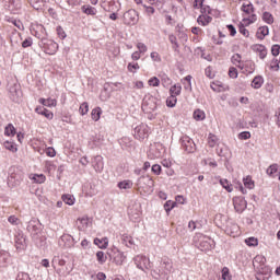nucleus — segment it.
Here are the masks:
<instances>
[{"label":"nucleus","instance_id":"56","mask_svg":"<svg viewBox=\"0 0 280 280\" xmlns=\"http://www.w3.org/2000/svg\"><path fill=\"white\" fill-rule=\"evenodd\" d=\"M184 89H191V75H187L182 80Z\"/></svg>","mask_w":280,"mask_h":280},{"label":"nucleus","instance_id":"10","mask_svg":"<svg viewBox=\"0 0 280 280\" xmlns=\"http://www.w3.org/2000/svg\"><path fill=\"white\" fill-rule=\"evenodd\" d=\"M149 130L148 126L145 125H140L135 128V138L138 139L139 141H143L144 139H148L149 137Z\"/></svg>","mask_w":280,"mask_h":280},{"label":"nucleus","instance_id":"48","mask_svg":"<svg viewBox=\"0 0 280 280\" xmlns=\"http://www.w3.org/2000/svg\"><path fill=\"white\" fill-rule=\"evenodd\" d=\"M269 69H270V71H279V69H280L279 60L272 59V60L269 62Z\"/></svg>","mask_w":280,"mask_h":280},{"label":"nucleus","instance_id":"32","mask_svg":"<svg viewBox=\"0 0 280 280\" xmlns=\"http://www.w3.org/2000/svg\"><path fill=\"white\" fill-rule=\"evenodd\" d=\"M91 117H92L93 121H100V119L102 117V107L93 108L91 112Z\"/></svg>","mask_w":280,"mask_h":280},{"label":"nucleus","instance_id":"63","mask_svg":"<svg viewBox=\"0 0 280 280\" xmlns=\"http://www.w3.org/2000/svg\"><path fill=\"white\" fill-rule=\"evenodd\" d=\"M150 56L153 62H161V55L158 51H152Z\"/></svg>","mask_w":280,"mask_h":280},{"label":"nucleus","instance_id":"46","mask_svg":"<svg viewBox=\"0 0 280 280\" xmlns=\"http://www.w3.org/2000/svg\"><path fill=\"white\" fill-rule=\"evenodd\" d=\"M174 207H176V202H175V201L167 200V201L164 203V209H165V211H166L167 214H170V211H172V209H174Z\"/></svg>","mask_w":280,"mask_h":280},{"label":"nucleus","instance_id":"17","mask_svg":"<svg viewBox=\"0 0 280 280\" xmlns=\"http://www.w3.org/2000/svg\"><path fill=\"white\" fill-rule=\"evenodd\" d=\"M35 113H37V115H42L43 117H46V119H54V112L43 107V106H37L35 108Z\"/></svg>","mask_w":280,"mask_h":280},{"label":"nucleus","instance_id":"14","mask_svg":"<svg viewBox=\"0 0 280 280\" xmlns=\"http://www.w3.org/2000/svg\"><path fill=\"white\" fill-rule=\"evenodd\" d=\"M252 49L258 54L260 60H264L268 56V49L262 44H256L252 47Z\"/></svg>","mask_w":280,"mask_h":280},{"label":"nucleus","instance_id":"21","mask_svg":"<svg viewBox=\"0 0 280 280\" xmlns=\"http://www.w3.org/2000/svg\"><path fill=\"white\" fill-rule=\"evenodd\" d=\"M268 34H270V28L268 26H260L256 32V38L258 40H264Z\"/></svg>","mask_w":280,"mask_h":280},{"label":"nucleus","instance_id":"49","mask_svg":"<svg viewBox=\"0 0 280 280\" xmlns=\"http://www.w3.org/2000/svg\"><path fill=\"white\" fill-rule=\"evenodd\" d=\"M245 244H247L248 246H258L259 245V240L252 236V237H248V238L245 240Z\"/></svg>","mask_w":280,"mask_h":280},{"label":"nucleus","instance_id":"3","mask_svg":"<svg viewBox=\"0 0 280 280\" xmlns=\"http://www.w3.org/2000/svg\"><path fill=\"white\" fill-rule=\"evenodd\" d=\"M165 154V147L161 142H155L150 145L148 151V158L151 161H155V159H161Z\"/></svg>","mask_w":280,"mask_h":280},{"label":"nucleus","instance_id":"29","mask_svg":"<svg viewBox=\"0 0 280 280\" xmlns=\"http://www.w3.org/2000/svg\"><path fill=\"white\" fill-rule=\"evenodd\" d=\"M231 62L232 65H234V67H237L240 69V67H242L243 65V60H242V55L240 54H234L232 57H231Z\"/></svg>","mask_w":280,"mask_h":280},{"label":"nucleus","instance_id":"58","mask_svg":"<svg viewBox=\"0 0 280 280\" xmlns=\"http://www.w3.org/2000/svg\"><path fill=\"white\" fill-rule=\"evenodd\" d=\"M238 139L241 141H247V139H250V131H242L238 133Z\"/></svg>","mask_w":280,"mask_h":280},{"label":"nucleus","instance_id":"43","mask_svg":"<svg viewBox=\"0 0 280 280\" xmlns=\"http://www.w3.org/2000/svg\"><path fill=\"white\" fill-rule=\"evenodd\" d=\"M220 185L222 186L223 189L228 190L229 194L233 191V185H231V183L228 182V179H220Z\"/></svg>","mask_w":280,"mask_h":280},{"label":"nucleus","instance_id":"47","mask_svg":"<svg viewBox=\"0 0 280 280\" xmlns=\"http://www.w3.org/2000/svg\"><path fill=\"white\" fill-rule=\"evenodd\" d=\"M150 5H155V8H163L165 5V0H147Z\"/></svg>","mask_w":280,"mask_h":280},{"label":"nucleus","instance_id":"24","mask_svg":"<svg viewBox=\"0 0 280 280\" xmlns=\"http://www.w3.org/2000/svg\"><path fill=\"white\" fill-rule=\"evenodd\" d=\"M38 102L48 108L58 106V101H56V98H39Z\"/></svg>","mask_w":280,"mask_h":280},{"label":"nucleus","instance_id":"5","mask_svg":"<svg viewBox=\"0 0 280 280\" xmlns=\"http://www.w3.org/2000/svg\"><path fill=\"white\" fill-rule=\"evenodd\" d=\"M133 261L137 266V268H139V270H150V268H152V262H150V258L143 256V255H138L133 258Z\"/></svg>","mask_w":280,"mask_h":280},{"label":"nucleus","instance_id":"52","mask_svg":"<svg viewBox=\"0 0 280 280\" xmlns=\"http://www.w3.org/2000/svg\"><path fill=\"white\" fill-rule=\"evenodd\" d=\"M94 244H95V246H100V244H101L102 246H108V238H107V237L95 238V240H94Z\"/></svg>","mask_w":280,"mask_h":280},{"label":"nucleus","instance_id":"13","mask_svg":"<svg viewBox=\"0 0 280 280\" xmlns=\"http://www.w3.org/2000/svg\"><path fill=\"white\" fill-rule=\"evenodd\" d=\"M241 12L242 16L255 13V4L248 0H245L241 5Z\"/></svg>","mask_w":280,"mask_h":280},{"label":"nucleus","instance_id":"37","mask_svg":"<svg viewBox=\"0 0 280 280\" xmlns=\"http://www.w3.org/2000/svg\"><path fill=\"white\" fill-rule=\"evenodd\" d=\"M182 91H183V86H180V84H175L170 89L171 95H174L175 97H178Z\"/></svg>","mask_w":280,"mask_h":280},{"label":"nucleus","instance_id":"51","mask_svg":"<svg viewBox=\"0 0 280 280\" xmlns=\"http://www.w3.org/2000/svg\"><path fill=\"white\" fill-rule=\"evenodd\" d=\"M96 259L100 264H106V254H104V252H97L96 253Z\"/></svg>","mask_w":280,"mask_h":280},{"label":"nucleus","instance_id":"26","mask_svg":"<svg viewBox=\"0 0 280 280\" xmlns=\"http://www.w3.org/2000/svg\"><path fill=\"white\" fill-rule=\"evenodd\" d=\"M192 117L196 121H205L207 114H205V110L202 109H196L192 114Z\"/></svg>","mask_w":280,"mask_h":280},{"label":"nucleus","instance_id":"30","mask_svg":"<svg viewBox=\"0 0 280 280\" xmlns=\"http://www.w3.org/2000/svg\"><path fill=\"white\" fill-rule=\"evenodd\" d=\"M262 21L264 23H267V25H272V23H275V15L268 11H265L262 13Z\"/></svg>","mask_w":280,"mask_h":280},{"label":"nucleus","instance_id":"15","mask_svg":"<svg viewBox=\"0 0 280 280\" xmlns=\"http://www.w3.org/2000/svg\"><path fill=\"white\" fill-rule=\"evenodd\" d=\"M267 176H270V178H277L280 180V172H279V164H271L268 166L266 171Z\"/></svg>","mask_w":280,"mask_h":280},{"label":"nucleus","instance_id":"18","mask_svg":"<svg viewBox=\"0 0 280 280\" xmlns=\"http://www.w3.org/2000/svg\"><path fill=\"white\" fill-rule=\"evenodd\" d=\"M28 178L36 185H43V183L47 180V176H45V174H36V173H31L28 175Z\"/></svg>","mask_w":280,"mask_h":280},{"label":"nucleus","instance_id":"22","mask_svg":"<svg viewBox=\"0 0 280 280\" xmlns=\"http://www.w3.org/2000/svg\"><path fill=\"white\" fill-rule=\"evenodd\" d=\"M237 27H238L240 34H242V36H244V38H250V31H248V28H246V27H250V24H244V23L240 22L237 24Z\"/></svg>","mask_w":280,"mask_h":280},{"label":"nucleus","instance_id":"39","mask_svg":"<svg viewBox=\"0 0 280 280\" xmlns=\"http://www.w3.org/2000/svg\"><path fill=\"white\" fill-rule=\"evenodd\" d=\"M218 141H220V139H218V136L210 133L208 137V145L210 148H215V145H218Z\"/></svg>","mask_w":280,"mask_h":280},{"label":"nucleus","instance_id":"59","mask_svg":"<svg viewBox=\"0 0 280 280\" xmlns=\"http://www.w3.org/2000/svg\"><path fill=\"white\" fill-rule=\"evenodd\" d=\"M168 40L173 44V49H178V39L175 37L174 34H171L168 36Z\"/></svg>","mask_w":280,"mask_h":280},{"label":"nucleus","instance_id":"42","mask_svg":"<svg viewBox=\"0 0 280 280\" xmlns=\"http://www.w3.org/2000/svg\"><path fill=\"white\" fill-rule=\"evenodd\" d=\"M178 102V98H176L175 95H170V97H167L166 100V106H168V108H174V106H176Z\"/></svg>","mask_w":280,"mask_h":280},{"label":"nucleus","instance_id":"27","mask_svg":"<svg viewBox=\"0 0 280 280\" xmlns=\"http://www.w3.org/2000/svg\"><path fill=\"white\" fill-rule=\"evenodd\" d=\"M243 185L246 189H255V180H253V177L249 175L243 178Z\"/></svg>","mask_w":280,"mask_h":280},{"label":"nucleus","instance_id":"61","mask_svg":"<svg viewBox=\"0 0 280 280\" xmlns=\"http://www.w3.org/2000/svg\"><path fill=\"white\" fill-rule=\"evenodd\" d=\"M136 47L140 54H145V51H148V46L143 43H138Z\"/></svg>","mask_w":280,"mask_h":280},{"label":"nucleus","instance_id":"20","mask_svg":"<svg viewBox=\"0 0 280 280\" xmlns=\"http://www.w3.org/2000/svg\"><path fill=\"white\" fill-rule=\"evenodd\" d=\"M210 89H212L214 93H224V91H229V85H224L222 82L215 81L210 84Z\"/></svg>","mask_w":280,"mask_h":280},{"label":"nucleus","instance_id":"57","mask_svg":"<svg viewBox=\"0 0 280 280\" xmlns=\"http://www.w3.org/2000/svg\"><path fill=\"white\" fill-rule=\"evenodd\" d=\"M151 172H152L153 174H155V176H161V172H163V168L161 167V165L154 164V165L151 167Z\"/></svg>","mask_w":280,"mask_h":280},{"label":"nucleus","instance_id":"53","mask_svg":"<svg viewBox=\"0 0 280 280\" xmlns=\"http://www.w3.org/2000/svg\"><path fill=\"white\" fill-rule=\"evenodd\" d=\"M148 84L149 86H160L161 80H159V78L156 77H152L151 79H149Z\"/></svg>","mask_w":280,"mask_h":280},{"label":"nucleus","instance_id":"8","mask_svg":"<svg viewBox=\"0 0 280 280\" xmlns=\"http://www.w3.org/2000/svg\"><path fill=\"white\" fill-rule=\"evenodd\" d=\"M109 256L113 257L117 266H121L124 261H126V255H124V253L120 252L117 247L112 248Z\"/></svg>","mask_w":280,"mask_h":280},{"label":"nucleus","instance_id":"54","mask_svg":"<svg viewBox=\"0 0 280 280\" xmlns=\"http://www.w3.org/2000/svg\"><path fill=\"white\" fill-rule=\"evenodd\" d=\"M132 244H133L132 236H129V235L122 236V245L124 246H132Z\"/></svg>","mask_w":280,"mask_h":280},{"label":"nucleus","instance_id":"38","mask_svg":"<svg viewBox=\"0 0 280 280\" xmlns=\"http://www.w3.org/2000/svg\"><path fill=\"white\" fill-rule=\"evenodd\" d=\"M4 148L5 150H9V152H12L13 154L19 152V148H16V143L14 142L5 141Z\"/></svg>","mask_w":280,"mask_h":280},{"label":"nucleus","instance_id":"62","mask_svg":"<svg viewBox=\"0 0 280 280\" xmlns=\"http://www.w3.org/2000/svg\"><path fill=\"white\" fill-rule=\"evenodd\" d=\"M16 280H32V278H30V273L27 272H19Z\"/></svg>","mask_w":280,"mask_h":280},{"label":"nucleus","instance_id":"23","mask_svg":"<svg viewBox=\"0 0 280 280\" xmlns=\"http://www.w3.org/2000/svg\"><path fill=\"white\" fill-rule=\"evenodd\" d=\"M212 21H213V18L209 16L208 13H203L199 15L197 19V23H199V25H202V26L209 25V23H211Z\"/></svg>","mask_w":280,"mask_h":280},{"label":"nucleus","instance_id":"35","mask_svg":"<svg viewBox=\"0 0 280 280\" xmlns=\"http://www.w3.org/2000/svg\"><path fill=\"white\" fill-rule=\"evenodd\" d=\"M4 135H5V137H14V135H16V128H14V125L9 124L4 128Z\"/></svg>","mask_w":280,"mask_h":280},{"label":"nucleus","instance_id":"40","mask_svg":"<svg viewBox=\"0 0 280 280\" xmlns=\"http://www.w3.org/2000/svg\"><path fill=\"white\" fill-rule=\"evenodd\" d=\"M118 189H132V180L126 179L117 185Z\"/></svg>","mask_w":280,"mask_h":280},{"label":"nucleus","instance_id":"25","mask_svg":"<svg viewBox=\"0 0 280 280\" xmlns=\"http://www.w3.org/2000/svg\"><path fill=\"white\" fill-rule=\"evenodd\" d=\"M225 231L231 237H237L240 235V226L237 224L229 225Z\"/></svg>","mask_w":280,"mask_h":280},{"label":"nucleus","instance_id":"6","mask_svg":"<svg viewBox=\"0 0 280 280\" xmlns=\"http://www.w3.org/2000/svg\"><path fill=\"white\" fill-rule=\"evenodd\" d=\"M125 25H137L139 23V13L136 10H129L124 14Z\"/></svg>","mask_w":280,"mask_h":280},{"label":"nucleus","instance_id":"7","mask_svg":"<svg viewBox=\"0 0 280 280\" xmlns=\"http://www.w3.org/2000/svg\"><path fill=\"white\" fill-rule=\"evenodd\" d=\"M233 206L236 213H244V211H246V207H248V203L246 202V199H244L243 197H234Z\"/></svg>","mask_w":280,"mask_h":280},{"label":"nucleus","instance_id":"55","mask_svg":"<svg viewBox=\"0 0 280 280\" xmlns=\"http://www.w3.org/2000/svg\"><path fill=\"white\" fill-rule=\"evenodd\" d=\"M97 163L94 165V170L96 172H102L104 170V162L102 161V158H96Z\"/></svg>","mask_w":280,"mask_h":280},{"label":"nucleus","instance_id":"12","mask_svg":"<svg viewBox=\"0 0 280 280\" xmlns=\"http://www.w3.org/2000/svg\"><path fill=\"white\" fill-rule=\"evenodd\" d=\"M192 8L195 10H201V14H211V8L205 5V0H194Z\"/></svg>","mask_w":280,"mask_h":280},{"label":"nucleus","instance_id":"60","mask_svg":"<svg viewBox=\"0 0 280 280\" xmlns=\"http://www.w3.org/2000/svg\"><path fill=\"white\" fill-rule=\"evenodd\" d=\"M52 264H58V266H66L67 265V260L60 258V256H55L52 258Z\"/></svg>","mask_w":280,"mask_h":280},{"label":"nucleus","instance_id":"64","mask_svg":"<svg viewBox=\"0 0 280 280\" xmlns=\"http://www.w3.org/2000/svg\"><path fill=\"white\" fill-rule=\"evenodd\" d=\"M45 152L48 156H50V159H54V156H56V149H54L52 147L46 148Z\"/></svg>","mask_w":280,"mask_h":280},{"label":"nucleus","instance_id":"50","mask_svg":"<svg viewBox=\"0 0 280 280\" xmlns=\"http://www.w3.org/2000/svg\"><path fill=\"white\" fill-rule=\"evenodd\" d=\"M79 229H86L89 226V218L78 219Z\"/></svg>","mask_w":280,"mask_h":280},{"label":"nucleus","instance_id":"34","mask_svg":"<svg viewBox=\"0 0 280 280\" xmlns=\"http://www.w3.org/2000/svg\"><path fill=\"white\" fill-rule=\"evenodd\" d=\"M211 238H209L208 236H205L203 234L201 233H197L195 236H194V242L195 244H202L203 242H210Z\"/></svg>","mask_w":280,"mask_h":280},{"label":"nucleus","instance_id":"19","mask_svg":"<svg viewBox=\"0 0 280 280\" xmlns=\"http://www.w3.org/2000/svg\"><path fill=\"white\" fill-rule=\"evenodd\" d=\"M264 82H265L264 75L258 74L253 78V80L250 82V86H252V89H255L257 91V90L261 89V86H264Z\"/></svg>","mask_w":280,"mask_h":280},{"label":"nucleus","instance_id":"44","mask_svg":"<svg viewBox=\"0 0 280 280\" xmlns=\"http://www.w3.org/2000/svg\"><path fill=\"white\" fill-rule=\"evenodd\" d=\"M229 78L232 80H237V77L240 75V72L237 71V68L235 67H230L229 72H228Z\"/></svg>","mask_w":280,"mask_h":280},{"label":"nucleus","instance_id":"4","mask_svg":"<svg viewBox=\"0 0 280 280\" xmlns=\"http://www.w3.org/2000/svg\"><path fill=\"white\" fill-rule=\"evenodd\" d=\"M158 104H156V97L154 96H144L142 101V110L144 113H154L156 110Z\"/></svg>","mask_w":280,"mask_h":280},{"label":"nucleus","instance_id":"1","mask_svg":"<svg viewBox=\"0 0 280 280\" xmlns=\"http://www.w3.org/2000/svg\"><path fill=\"white\" fill-rule=\"evenodd\" d=\"M154 189V179L151 177H140L138 180V190L140 194H152Z\"/></svg>","mask_w":280,"mask_h":280},{"label":"nucleus","instance_id":"33","mask_svg":"<svg viewBox=\"0 0 280 280\" xmlns=\"http://www.w3.org/2000/svg\"><path fill=\"white\" fill-rule=\"evenodd\" d=\"M81 9L84 14H88L90 16H95V14H97V9H95L94 7L83 5Z\"/></svg>","mask_w":280,"mask_h":280},{"label":"nucleus","instance_id":"9","mask_svg":"<svg viewBox=\"0 0 280 280\" xmlns=\"http://www.w3.org/2000/svg\"><path fill=\"white\" fill-rule=\"evenodd\" d=\"M244 75H250L255 73V62L253 60H245L238 68Z\"/></svg>","mask_w":280,"mask_h":280},{"label":"nucleus","instance_id":"2","mask_svg":"<svg viewBox=\"0 0 280 280\" xmlns=\"http://www.w3.org/2000/svg\"><path fill=\"white\" fill-rule=\"evenodd\" d=\"M39 47H42L43 51L46 52L48 56H56L59 49L58 43L47 38H43L40 40Z\"/></svg>","mask_w":280,"mask_h":280},{"label":"nucleus","instance_id":"16","mask_svg":"<svg viewBox=\"0 0 280 280\" xmlns=\"http://www.w3.org/2000/svg\"><path fill=\"white\" fill-rule=\"evenodd\" d=\"M257 13H249V14H245L242 15V21L241 23L245 24V25H255V22L257 21Z\"/></svg>","mask_w":280,"mask_h":280},{"label":"nucleus","instance_id":"36","mask_svg":"<svg viewBox=\"0 0 280 280\" xmlns=\"http://www.w3.org/2000/svg\"><path fill=\"white\" fill-rule=\"evenodd\" d=\"M61 199L66 205H69L70 207L75 205V197H73V195H63Z\"/></svg>","mask_w":280,"mask_h":280},{"label":"nucleus","instance_id":"41","mask_svg":"<svg viewBox=\"0 0 280 280\" xmlns=\"http://www.w3.org/2000/svg\"><path fill=\"white\" fill-rule=\"evenodd\" d=\"M141 67L138 62H129L127 66V70L129 71V73H137V71H139Z\"/></svg>","mask_w":280,"mask_h":280},{"label":"nucleus","instance_id":"45","mask_svg":"<svg viewBox=\"0 0 280 280\" xmlns=\"http://www.w3.org/2000/svg\"><path fill=\"white\" fill-rule=\"evenodd\" d=\"M79 113L84 117V115L89 114V104L86 102H83L79 107Z\"/></svg>","mask_w":280,"mask_h":280},{"label":"nucleus","instance_id":"31","mask_svg":"<svg viewBox=\"0 0 280 280\" xmlns=\"http://www.w3.org/2000/svg\"><path fill=\"white\" fill-rule=\"evenodd\" d=\"M105 10L106 12H119V7L117 5V2H115V0H112L107 2V4L105 5Z\"/></svg>","mask_w":280,"mask_h":280},{"label":"nucleus","instance_id":"28","mask_svg":"<svg viewBox=\"0 0 280 280\" xmlns=\"http://www.w3.org/2000/svg\"><path fill=\"white\" fill-rule=\"evenodd\" d=\"M266 264V257L257 255L253 260L254 268H259Z\"/></svg>","mask_w":280,"mask_h":280},{"label":"nucleus","instance_id":"11","mask_svg":"<svg viewBox=\"0 0 280 280\" xmlns=\"http://www.w3.org/2000/svg\"><path fill=\"white\" fill-rule=\"evenodd\" d=\"M182 147L185 150V152H188V154L196 152V143L189 137L183 138Z\"/></svg>","mask_w":280,"mask_h":280}]
</instances>
